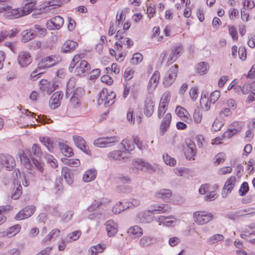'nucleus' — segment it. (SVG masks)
<instances>
[{
    "label": "nucleus",
    "mask_w": 255,
    "mask_h": 255,
    "mask_svg": "<svg viewBox=\"0 0 255 255\" xmlns=\"http://www.w3.org/2000/svg\"><path fill=\"white\" fill-rule=\"evenodd\" d=\"M63 97V93L61 91L54 93L51 96L49 105L52 109H55L59 107L61 104V100Z\"/></svg>",
    "instance_id": "2eb2a0df"
},
{
    "label": "nucleus",
    "mask_w": 255,
    "mask_h": 255,
    "mask_svg": "<svg viewBox=\"0 0 255 255\" xmlns=\"http://www.w3.org/2000/svg\"><path fill=\"white\" fill-rule=\"evenodd\" d=\"M172 195L171 191L169 189H161L155 193L157 198H162L163 200L169 199Z\"/></svg>",
    "instance_id": "72a5a7b5"
},
{
    "label": "nucleus",
    "mask_w": 255,
    "mask_h": 255,
    "mask_svg": "<svg viewBox=\"0 0 255 255\" xmlns=\"http://www.w3.org/2000/svg\"><path fill=\"white\" fill-rule=\"evenodd\" d=\"M208 66L207 63L202 62L198 64L197 71L200 75H204L207 72Z\"/></svg>",
    "instance_id": "58836bf2"
},
{
    "label": "nucleus",
    "mask_w": 255,
    "mask_h": 255,
    "mask_svg": "<svg viewBox=\"0 0 255 255\" xmlns=\"http://www.w3.org/2000/svg\"><path fill=\"white\" fill-rule=\"evenodd\" d=\"M245 214H242V211L230 212L227 214V217L230 219L235 220L241 217L244 216Z\"/></svg>",
    "instance_id": "3c124183"
},
{
    "label": "nucleus",
    "mask_w": 255,
    "mask_h": 255,
    "mask_svg": "<svg viewBox=\"0 0 255 255\" xmlns=\"http://www.w3.org/2000/svg\"><path fill=\"white\" fill-rule=\"evenodd\" d=\"M21 162H23L25 164L30 163V159L32 160V164L35 166V168L39 171L41 176L45 177L46 173L44 171V169L41 163L37 159L33 158L31 156L30 158L27 157V154L24 152L23 154L20 156Z\"/></svg>",
    "instance_id": "423d86ee"
},
{
    "label": "nucleus",
    "mask_w": 255,
    "mask_h": 255,
    "mask_svg": "<svg viewBox=\"0 0 255 255\" xmlns=\"http://www.w3.org/2000/svg\"><path fill=\"white\" fill-rule=\"evenodd\" d=\"M236 183V178L234 176L230 177L224 186L222 195L224 197H226L228 193H230L233 189Z\"/></svg>",
    "instance_id": "dca6fc26"
},
{
    "label": "nucleus",
    "mask_w": 255,
    "mask_h": 255,
    "mask_svg": "<svg viewBox=\"0 0 255 255\" xmlns=\"http://www.w3.org/2000/svg\"><path fill=\"white\" fill-rule=\"evenodd\" d=\"M200 103L202 109L207 111L210 110L212 103H210V100L208 98V94L207 93H203L200 98Z\"/></svg>",
    "instance_id": "cd10ccee"
},
{
    "label": "nucleus",
    "mask_w": 255,
    "mask_h": 255,
    "mask_svg": "<svg viewBox=\"0 0 255 255\" xmlns=\"http://www.w3.org/2000/svg\"><path fill=\"white\" fill-rule=\"evenodd\" d=\"M143 161L140 159L132 160L133 166L130 168V173L137 174L139 170H143Z\"/></svg>",
    "instance_id": "c756f323"
},
{
    "label": "nucleus",
    "mask_w": 255,
    "mask_h": 255,
    "mask_svg": "<svg viewBox=\"0 0 255 255\" xmlns=\"http://www.w3.org/2000/svg\"><path fill=\"white\" fill-rule=\"evenodd\" d=\"M90 69V65L86 60L81 61L80 63L73 64L69 68L70 72H73L76 75L80 77L84 76L89 73Z\"/></svg>",
    "instance_id": "f03ea898"
},
{
    "label": "nucleus",
    "mask_w": 255,
    "mask_h": 255,
    "mask_svg": "<svg viewBox=\"0 0 255 255\" xmlns=\"http://www.w3.org/2000/svg\"><path fill=\"white\" fill-rule=\"evenodd\" d=\"M156 240L151 237L144 236L140 239L139 244L142 247H146L155 243Z\"/></svg>",
    "instance_id": "c9c22d12"
},
{
    "label": "nucleus",
    "mask_w": 255,
    "mask_h": 255,
    "mask_svg": "<svg viewBox=\"0 0 255 255\" xmlns=\"http://www.w3.org/2000/svg\"><path fill=\"white\" fill-rule=\"evenodd\" d=\"M224 236L221 234H216L211 237L207 241L208 244L213 245L223 240Z\"/></svg>",
    "instance_id": "ea45409f"
},
{
    "label": "nucleus",
    "mask_w": 255,
    "mask_h": 255,
    "mask_svg": "<svg viewBox=\"0 0 255 255\" xmlns=\"http://www.w3.org/2000/svg\"><path fill=\"white\" fill-rule=\"evenodd\" d=\"M78 43L73 40L66 41L61 47V52L67 53L73 51L77 46Z\"/></svg>",
    "instance_id": "5701e85b"
},
{
    "label": "nucleus",
    "mask_w": 255,
    "mask_h": 255,
    "mask_svg": "<svg viewBox=\"0 0 255 255\" xmlns=\"http://www.w3.org/2000/svg\"><path fill=\"white\" fill-rule=\"evenodd\" d=\"M97 175V171L95 169H89L87 170L83 176V180L85 182H89L94 180Z\"/></svg>",
    "instance_id": "473e14b6"
},
{
    "label": "nucleus",
    "mask_w": 255,
    "mask_h": 255,
    "mask_svg": "<svg viewBox=\"0 0 255 255\" xmlns=\"http://www.w3.org/2000/svg\"><path fill=\"white\" fill-rule=\"evenodd\" d=\"M155 103L150 96H147L144 101L143 111L147 117H151L154 112Z\"/></svg>",
    "instance_id": "f8f14e48"
},
{
    "label": "nucleus",
    "mask_w": 255,
    "mask_h": 255,
    "mask_svg": "<svg viewBox=\"0 0 255 255\" xmlns=\"http://www.w3.org/2000/svg\"><path fill=\"white\" fill-rule=\"evenodd\" d=\"M35 180V177L33 173L31 170L27 171L26 174L24 175V179L22 180V183L23 186L26 187L29 185L30 181Z\"/></svg>",
    "instance_id": "4c0bfd02"
},
{
    "label": "nucleus",
    "mask_w": 255,
    "mask_h": 255,
    "mask_svg": "<svg viewBox=\"0 0 255 255\" xmlns=\"http://www.w3.org/2000/svg\"><path fill=\"white\" fill-rule=\"evenodd\" d=\"M40 141L47 147L49 151H51L53 149V141L48 137H43L40 138Z\"/></svg>",
    "instance_id": "79ce46f5"
},
{
    "label": "nucleus",
    "mask_w": 255,
    "mask_h": 255,
    "mask_svg": "<svg viewBox=\"0 0 255 255\" xmlns=\"http://www.w3.org/2000/svg\"><path fill=\"white\" fill-rule=\"evenodd\" d=\"M21 227L19 225H14L9 228L5 232V236L8 238L14 236L20 230Z\"/></svg>",
    "instance_id": "e433bc0d"
},
{
    "label": "nucleus",
    "mask_w": 255,
    "mask_h": 255,
    "mask_svg": "<svg viewBox=\"0 0 255 255\" xmlns=\"http://www.w3.org/2000/svg\"><path fill=\"white\" fill-rule=\"evenodd\" d=\"M159 72L157 71H155L150 78L147 85V89L149 91H152L155 89L159 82Z\"/></svg>",
    "instance_id": "f3484780"
},
{
    "label": "nucleus",
    "mask_w": 255,
    "mask_h": 255,
    "mask_svg": "<svg viewBox=\"0 0 255 255\" xmlns=\"http://www.w3.org/2000/svg\"><path fill=\"white\" fill-rule=\"evenodd\" d=\"M171 120V115L170 113H167L165 115V117L162 120L160 127V134L161 135H164L166 131L167 130L169 127Z\"/></svg>",
    "instance_id": "aec40b11"
},
{
    "label": "nucleus",
    "mask_w": 255,
    "mask_h": 255,
    "mask_svg": "<svg viewBox=\"0 0 255 255\" xmlns=\"http://www.w3.org/2000/svg\"><path fill=\"white\" fill-rule=\"evenodd\" d=\"M120 138L118 136H106L99 138L94 141V145L98 147H109L111 144L119 142Z\"/></svg>",
    "instance_id": "20e7f679"
},
{
    "label": "nucleus",
    "mask_w": 255,
    "mask_h": 255,
    "mask_svg": "<svg viewBox=\"0 0 255 255\" xmlns=\"http://www.w3.org/2000/svg\"><path fill=\"white\" fill-rule=\"evenodd\" d=\"M239 131V129L229 128L223 134L224 137L231 138L233 135L236 134Z\"/></svg>",
    "instance_id": "13d9d810"
},
{
    "label": "nucleus",
    "mask_w": 255,
    "mask_h": 255,
    "mask_svg": "<svg viewBox=\"0 0 255 255\" xmlns=\"http://www.w3.org/2000/svg\"><path fill=\"white\" fill-rule=\"evenodd\" d=\"M32 61L31 54L28 51H21L17 56V62L21 67H26Z\"/></svg>",
    "instance_id": "1a4fd4ad"
},
{
    "label": "nucleus",
    "mask_w": 255,
    "mask_h": 255,
    "mask_svg": "<svg viewBox=\"0 0 255 255\" xmlns=\"http://www.w3.org/2000/svg\"><path fill=\"white\" fill-rule=\"evenodd\" d=\"M116 97L115 93L112 91L109 92L107 89L103 88L99 94L98 104H104L105 107H110L114 103Z\"/></svg>",
    "instance_id": "f257e3e1"
},
{
    "label": "nucleus",
    "mask_w": 255,
    "mask_h": 255,
    "mask_svg": "<svg viewBox=\"0 0 255 255\" xmlns=\"http://www.w3.org/2000/svg\"><path fill=\"white\" fill-rule=\"evenodd\" d=\"M85 94V91L82 87L78 86L75 88L72 95L77 96L78 98L82 97Z\"/></svg>",
    "instance_id": "bf43d9fd"
},
{
    "label": "nucleus",
    "mask_w": 255,
    "mask_h": 255,
    "mask_svg": "<svg viewBox=\"0 0 255 255\" xmlns=\"http://www.w3.org/2000/svg\"><path fill=\"white\" fill-rule=\"evenodd\" d=\"M151 213L149 212V210L142 212L138 214V218L140 222L142 223H150L153 219V217L149 215Z\"/></svg>",
    "instance_id": "2f4dec72"
},
{
    "label": "nucleus",
    "mask_w": 255,
    "mask_h": 255,
    "mask_svg": "<svg viewBox=\"0 0 255 255\" xmlns=\"http://www.w3.org/2000/svg\"><path fill=\"white\" fill-rule=\"evenodd\" d=\"M163 159L166 164L170 166H173L176 163V160L167 154L163 155Z\"/></svg>",
    "instance_id": "a18cd8bd"
},
{
    "label": "nucleus",
    "mask_w": 255,
    "mask_h": 255,
    "mask_svg": "<svg viewBox=\"0 0 255 255\" xmlns=\"http://www.w3.org/2000/svg\"><path fill=\"white\" fill-rule=\"evenodd\" d=\"M62 161L66 164L70 166H77L80 164V161L78 159H69L64 158Z\"/></svg>",
    "instance_id": "4d7b16f0"
},
{
    "label": "nucleus",
    "mask_w": 255,
    "mask_h": 255,
    "mask_svg": "<svg viewBox=\"0 0 255 255\" xmlns=\"http://www.w3.org/2000/svg\"><path fill=\"white\" fill-rule=\"evenodd\" d=\"M35 210V207L33 205L28 206L20 211L16 215L15 219L21 220L30 217Z\"/></svg>",
    "instance_id": "9b49d317"
},
{
    "label": "nucleus",
    "mask_w": 255,
    "mask_h": 255,
    "mask_svg": "<svg viewBox=\"0 0 255 255\" xmlns=\"http://www.w3.org/2000/svg\"><path fill=\"white\" fill-rule=\"evenodd\" d=\"M62 174L66 182L71 185L74 181V174L67 167H64L62 169Z\"/></svg>",
    "instance_id": "393cba45"
},
{
    "label": "nucleus",
    "mask_w": 255,
    "mask_h": 255,
    "mask_svg": "<svg viewBox=\"0 0 255 255\" xmlns=\"http://www.w3.org/2000/svg\"><path fill=\"white\" fill-rule=\"evenodd\" d=\"M78 86L76 80L74 77L70 78L67 83L66 97L67 98L72 95L74 90Z\"/></svg>",
    "instance_id": "4be33fe9"
},
{
    "label": "nucleus",
    "mask_w": 255,
    "mask_h": 255,
    "mask_svg": "<svg viewBox=\"0 0 255 255\" xmlns=\"http://www.w3.org/2000/svg\"><path fill=\"white\" fill-rule=\"evenodd\" d=\"M32 152L37 157H39L42 154L40 146L37 144H34L32 147Z\"/></svg>",
    "instance_id": "052dcab7"
},
{
    "label": "nucleus",
    "mask_w": 255,
    "mask_h": 255,
    "mask_svg": "<svg viewBox=\"0 0 255 255\" xmlns=\"http://www.w3.org/2000/svg\"><path fill=\"white\" fill-rule=\"evenodd\" d=\"M121 144L126 151H131L134 148V144L127 139L123 140Z\"/></svg>",
    "instance_id": "37998d69"
},
{
    "label": "nucleus",
    "mask_w": 255,
    "mask_h": 255,
    "mask_svg": "<svg viewBox=\"0 0 255 255\" xmlns=\"http://www.w3.org/2000/svg\"><path fill=\"white\" fill-rule=\"evenodd\" d=\"M55 89V87L53 83H49V84L41 90L42 92L45 93L48 95H50L51 93Z\"/></svg>",
    "instance_id": "69168bd1"
},
{
    "label": "nucleus",
    "mask_w": 255,
    "mask_h": 255,
    "mask_svg": "<svg viewBox=\"0 0 255 255\" xmlns=\"http://www.w3.org/2000/svg\"><path fill=\"white\" fill-rule=\"evenodd\" d=\"M69 97H70V104L73 107L77 108L80 106V100L79 98L73 95H71Z\"/></svg>",
    "instance_id": "8fccbe9b"
},
{
    "label": "nucleus",
    "mask_w": 255,
    "mask_h": 255,
    "mask_svg": "<svg viewBox=\"0 0 255 255\" xmlns=\"http://www.w3.org/2000/svg\"><path fill=\"white\" fill-rule=\"evenodd\" d=\"M73 139L75 145L78 148L82 150L84 152L89 154V152L90 151L85 144V141L82 137L78 135H74Z\"/></svg>",
    "instance_id": "6ab92c4d"
},
{
    "label": "nucleus",
    "mask_w": 255,
    "mask_h": 255,
    "mask_svg": "<svg viewBox=\"0 0 255 255\" xmlns=\"http://www.w3.org/2000/svg\"><path fill=\"white\" fill-rule=\"evenodd\" d=\"M60 230L57 229H53L43 240L45 243L48 241H50L51 239L54 238L59 235Z\"/></svg>",
    "instance_id": "49530a36"
},
{
    "label": "nucleus",
    "mask_w": 255,
    "mask_h": 255,
    "mask_svg": "<svg viewBox=\"0 0 255 255\" xmlns=\"http://www.w3.org/2000/svg\"><path fill=\"white\" fill-rule=\"evenodd\" d=\"M0 163L7 170H11L15 165L14 158L9 154H0Z\"/></svg>",
    "instance_id": "6e6552de"
},
{
    "label": "nucleus",
    "mask_w": 255,
    "mask_h": 255,
    "mask_svg": "<svg viewBox=\"0 0 255 255\" xmlns=\"http://www.w3.org/2000/svg\"><path fill=\"white\" fill-rule=\"evenodd\" d=\"M63 23V18L59 15H57L46 22V27L50 30L59 29Z\"/></svg>",
    "instance_id": "9d476101"
},
{
    "label": "nucleus",
    "mask_w": 255,
    "mask_h": 255,
    "mask_svg": "<svg viewBox=\"0 0 255 255\" xmlns=\"http://www.w3.org/2000/svg\"><path fill=\"white\" fill-rule=\"evenodd\" d=\"M60 147L62 153L65 156L70 157L73 154L72 148L67 145L61 144H60Z\"/></svg>",
    "instance_id": "a19ab883"
},
{
    "label": "nucleus",
    "mask_w": 255,
    "mask_h": 255,
    "mask_svg": "<svg viewBox=\"0 0 255 255\" xmlns=\"http://www.w3.org/2000/svg\"><path fill=\"white\" fill-rule=\"evenodd\" d=\"M128 233L131 238H136L142 234V230L138 226H134L128 229Z\"/></svg>",
    "instance_id": "c85d7f7f"
},
{
    "label": "nucleus",
    "mask_w": 255,
    "mask_h": 255,
    "mask_svg": "<svg viewBox=\"0 0 255 255\" xmlns=\"http://www.w3.org/2000/svg\"><path fill=\"white\" fill-rule=\"evenodd\" d=\"M22 41L24 43H26L28 41L31 40L34 38L35 36V34L34 33L33 30L32 29L25 30H24L22 32Z\"/></svg>",
    "instance_id": "f704fd0d"
},
{
    "label": "nucleus",
    "mask_w": 255,
    "mask_h": 255,
    "mask_svg": "<svg viewBox=\"0 0 255 255\" xmlns=\"http://www.w3.org/2000/svg\"><path fill=\"white\" fill-rule=\"evenodd\" d=\"M175 112L178 117H179L182 121L188 124L192 123V118L188 112L185 109L182 107L178 106L176 109Z\"/></svg>",
    "instance_id": "4468645a"
},
{
    "label": "nucleus",
    "mask_w": 255,
    "mask_h": 255,
    "mask_svg": "<svg viewBox=\"0 0 255 255\" xmlns=\"http://www.w3.org/2000/svg\"><path fill=\"white\" fill-rule=\"evenodd\" d=\"M35 1L32 0H26L24 1V4L21 9L23 13V16L30 13L34 9Z\"/></svg>",
    "instance_id": "a878e982"
},
{
    "label": "nucleus",
    "mask_w": 255,
    "mask_h": 255,
    "mask_svg": "<svg viewBox=\"0 0 255 255\" xmlns=\"http://www.w3.org/2000/svg\"><path fill=\"white\" fill-rule=\"evenodd\" d=\"M105 225L108 236L110 237L115 236L118 232V225L117 223L113 220H110L106 223Z\"/></svg>",
    "instance_id": "a211bd4d"
},
{
    "label": "nucleus",
    "mask_w": 255,
    "mask_h": 255,
    "mask_svg": "<svg viewBox=\"0 0 255 255\" xmlns=\"http://www.w3.org/2000/svg\"><path fill=\"white\" fill-rule=\"evenodd\" d=\"M143 59L141 54L139 53H135L133 54L132 58L130 59L131 63L136 65L140 62Z\"/></svg>",
    "instance_id": "09e8293b"
},
{
    "label": "nucleus",
    "mask_w": 255,
    "mask_h": 255,
    "mask_svg": "<svg viewBox=\"0 0 255 255\" xmlns=\"http://www.w3.org/2000/svg\"><path fill=\"white\" fill-rule=\"evenodd\" d=\"M45 158L47 162L50 164V166L53 168H56L58 166L57 160L51 155L48 154L46 156Z\"/></svg>",
    "instance_id": "de8ad7c7"
},
{
    "label": "nucleus",
    "mask_w": 255,
    "mask_h": 255,
    "mask_svg": "<svg viewBox=\"0 0 255 255\" xmlns=\"http://www.w3.org/2000/svg\"><path fill=\"white\" fill-rule=\"evenodd\" d=\"M178 73V66H172L167 71L163 82L165 87H169L175 81Z\"/></svg>",
    "instance_id": "39448f33"
},
{
    "label": "nucleus",
    "mask_w": 255,
    "mask_h": 255,
    "mask_svg": "<svg viewBox=\"0 0 255 255\" xmlns=\"http://www.w3.org/2000/svg\"><path fill=\"white\" fill-rule=\"evenodd\" d=\"M220 96V93L219 91H215L210 94V103L215 104Z\"/></svg>",
    "instance_id": "603ef678"
},
{
    "label": "nucleus",
    "mask_w": 255,
    "mask_h": 255,
    "mask_svg": "<svg viewBox=\"0 0 255 255\" xmlns=\"http://www.w3.org/2000/svg\"><path fill=\"white\" fill-rule=\"evenodd\" d=\"M225 160V155L223 153H220L216 155L214 158V163L219 165L221 163L224 162Z\"/></svg>",
    "instance_id": "e2e57ef3"
},
{
    "label": "nucleus",
    "mask_w": 255,
    "mask_h": 255,
    "mask_svg": "<svg viewBox=\"0 0 255 255\" xmlns=\"http://www.w3.org/2000/svg\"><path fill=\"white\" fill-rule=\"evenodd\" d=\"M249 187L248 183L246 182H244L241 186L240 189L239 190V194L241 196H244L249 191Z\"/></svg>",
    "instance_id": "864d4df0"
},
{
    "label": "nucleus",
    "mask_w": 255,
    "mask_h": 255,
    "mask_svg": "<svg viewBox=\"0 0 255 255\" xmlns=\"http://www.w3.org/2000/svg\"><path fill=\"white\" fill-rule=\"evenodd\" d=\"M171 95L169 92H165L161 97L159 104L165 105L167 106L168 102L170 100Z\"/></svg>",
    "instance_id": "5fc2aeb1"
},
{
    "label": "nucleus",
    "mask_w": 255,
    "mask_h": 255,
    "mask_svg": "<svg viewBox=\"0 0 255 255\" xmlns=\"http://www.w3.org/2000/svg\"><path fill=\"white\" fill-rule=\"evenodd\" d=\"M3 16L8 19H15L23 16L21 8H12L10 6L4 7Z\"/></svg>",
    "instance_id": "0eeeda50"
},
{
    "label": "nucleus",
    "mask_w": 255,
    "mask_h": 255,
    "mask_svg": "<svg viewBox=\"0 0 255 255\" xmlns=\"http://www.w3.org/2000/svg\"><path fill=\"white\" fill-rule=\"evenodd\" d=\"M56 60L52 56H48L42 59L38 64V69L43 70L51 67L56 64Z\"/></svg>",
    "instance_id": "ddd939ff"
},
{
    "label": "nucleus",
    "mask_w": 255,
    "mask_h": 255,
    "mask_svg": "<svg viewBox=\"0 0 255 255\" xmlns=\"http://www.w3.org/2000/svg\"><path fill=\"white\" fill-rule=\"evenodd\" d=\"M202 119V113L200 109L197 108L195 110L193 114L194 121L196 124H199Z\"/></svg>",
    "instance_id": "c03bdc74"
},
{
    "label": "nucleus",
    "mask_w": 255,
    "mask_h": 255,
    "mask_svg": "<svg viewBox=\"0 0 255 255\" xmlns=\"http://www.w3.org/2000/svg\"><path fill=\"white\" fill-rule=\"evenodd\" d=\"M223 126V124L222 122L219 120L216 119L214 121L212 125V130L213 131H217L221 129Z\"/></svg>",
    "instance_id": "6e6d98bb"
},
{
    "label": "nucleus",
    "mask_w": 255,
    "mask_h": 255,
    "mask_svg": "<svg viewBox=\"0 0 255 255\" xmlns=\"http://www.w3.org/2000/svg\"><path fill=\"white\" fill-rule=\"evenodd\" d=\"M166 110L167 106L166 105H165L164 104H159L157 113L158 117L159 119H160L161 117H163V116L165 113Z\"/></svg>",
    "instance_id": "338daca9"
},
{
    "label": "nucleus",
    "mask_w": 255,
    "mask_h": 255,
    "mask_svg": "<svg viewBox=\"0 0 255 255\" xmlns=\"http://www.w3.org/2000/svg\"><path fill=\"white\" fill-rule=\"evenodd\" d=\"M122 204L123 203L122 202H119L116 205L113 207L112 211L114 213L116 214H119L126 209L124 206H122Z\"/></svg>",
    "instance_id": "0e129e2a"
},
{
    "label": "nucleus",
    "mask_w": 255,
    "mask_h": 255,
    "mask_svg": "<svg viewBox=\"0 0 255 255\" xmlns=\"http://www.w3.org/2000/svg\"><path fill=\"white\" fill-rule=\"evenodd\" d=\"M17 187H16L14 192L11 195V198L13 199L16 200L18 199L22 193L21 189L22 187L20 184L17 185Z\"/></svg>",
    "instance_id": "680f3d73"
},
{
    "label": "nucleus",
    "mask_w": 255,
    "mask_h": 255,
    "mask_svg": "<svg viewBox=\"0 0 255 255\" xmlns=\"http://www.w3.org/2000/svg\"><path fill=\"white\" fill-rule=\"evenodd\" d=\"M213 215L206 211H196L193 214L194 221L198 225H204L211 221Z\"/></svg>",
    "instance_id": "7ed1b4c3"
},
{
    "label": "nucleus",
    "mask_w": 255,
    "mask_h": 255,
    "mask_svg": "<svg viewBox=\"0 0 255 255\" xmlns=\"http://www.w3.org/2000/svg\"><path fill=\"white\" fill-rule=\"evenodd\" d=\"M183 51V47L181 45L174 48L170 55L167 63L169 64L175 61Z\"/></svg>",
    "instance_id": "412c9836"
},
{
    "label": "nucleus",
    "mask_w": 255,
    "mask_h": 255,
    "mask_svg": "<svg viewBox=\"0 0 255 255\" xmlns=\"http://www.w3.org/2000/svg\"><path fill=\"white\" fill-rule=\"evenodd\" d=\"M152 209H149L151 214H154L155 211H159L162 213H167L171 210L170 207L168 204L154 205Z\"/></svg>",
    "instance_id": "bb28decb"
},
{
    "label": "nucleus",
    "mask_w": 255,
    "mask_h": 255,
    "mask_svg": "<svg viewBox=\"0 0 255 255\" xmlns=\"http://www.w3.org/2000/svg\"><path fill=\"white\" fill-rule=\"evenodd\" d=\"M188 147L185 150V154L187 159H190L196 153V147L194 142L191 140H189L186 143Z\"/></svg>",
    "instance_id": "b1692460"
},
{
    "label": "nucleus",
    "mask_w": 255,
    "mask_h": 255,
    "mask_svg": "<svg viewBox=\"0 0 255 255\" xmlns=\"http://www.w3.org/2000/svg\"><path fill=\"white\" fill-rule=\"evenodd\" d=\"M125 152V151H122L120 150H114L109 153L108 157L111 160H121L124 159L123 153Z\"/></svg>",
    "instance_id": "7c9ffc66"
},
{
    "label": "nucleus",
    "mask_w": 255,
    "mask_h": 255,
    "mask_svg": "<svg viewBox=\"0 0 255 255\" xmlns=\"http://www.w3.org/2000/svg\"><path fill=\"white\" fill-rule=\"evenodd\" d=\"M19 250L13 249L2 253L0 255H19Z\"/></svg>",
    "instance_id": "774afa93"
}]
</instances>
